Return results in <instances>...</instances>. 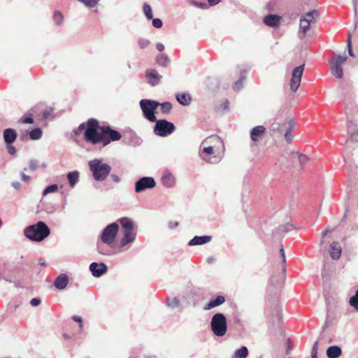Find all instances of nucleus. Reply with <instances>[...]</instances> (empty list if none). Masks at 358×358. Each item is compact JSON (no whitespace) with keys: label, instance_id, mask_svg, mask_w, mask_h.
I'll use <instances>...</instances> for the list:
<instances>
[{"label":"nucleus","instance_id":"f257e3e1","mask_svg":"<svg viewBox=\"0 0 358 358\" xmlns=\"http://www.w3.org/2000/svg\"><path fill=\"white\" fill-rule=\"evenodd\" d=\"M224 155V144L217 136H210L205 138L199 148V156L209 164H217Z\"/></svg>","mask_w":358,"mask_h":358},{"label":"nucleus","instance_id":"f03ea898","mask_svg":"<svg viewBox=\"0 0 358 358\" xmlns=\"http://www.w3.org/2000/svg\"><path fill=\"white\" fill-rule=\"evenodd\" d=\"M118 222L121 225L122 234L118 247L122 251H125L136 241L137 231L132 220L128 217H122L118 220Z\"/></svg>","mask_w":358,"mask_h":358},{"label":"nucleus","instance_id":"7ed1b4c3","mask_svg":"<svg viewBox=\"0 0 358 358\" xmlns=\"http://www.w3.org/2000/svg\"><path fill=\"white\" fill-rule=\"evenodd\" d=\"M83 130H85L84 138L87 142L93 145L102 143L103 134L96 120L90 119L86 123H82L75 132L78 134Z\"/></svg>","mask_w":358,"mask_h":358},{"label":"nucleus","instance_id":"20e7f679","mask_svg":"<svg viewBox=\"0 0 358 358\" xmlns=\"http://www.w3.org/2000/svg\"><path fill=\"white\" fill-rule=\"evenodd\" d=\"M50 234V230L48 225L42 221L30 225L25 228L24 235L31 241L40 242L48 237Z\"/></svg>","mask_w":358,"mask_h":358},{"label":"nucleus","instance_id":"39448f33","mask_svg":"<svg viewBox=\"0 0 358 358\" xmlns=\"http://www.w3.org/2000/svg\"><path fill=\"white\" fill-rule=\"evenodd\" d=\"M89 168L95 180H104L111 171L109 164L104 163L102 159H94L89 162Z\"/></svg>","mask_w":358,"mask_h":358},{"label":"nucleus","instance_id":"423d86ee","mask_svg":"<svg viewBox=\"0 0 358 358\" xmlns=\"http://www.w3.org/2000/svg\"><path fill=\"white\" fill-rule=\"evenodd\" d=\"M295 127V122L293 119L287 120L282 122L280 120L277 119L271 124V129L273 132H282L285 131V140L287 143H291L293 140L294 136L292 134V131Z\"/></svg>","mask_w":358,"mask_h":358},{"label":"nucleus","instance_id":"0eeeda50","mask_svg":"<svg viewBox=\"0 0 358 358\" xmlns=\"http://www.w3.org/2000/svg\"><path fill=\"white\" fill-rule=\"evenodd\" d=\"M210 329L216 336L222 337L226 334L227 322L224 314L218 313L212 317L210 320Z\"/></svg>","mask_w":358,"mask_h":358},{"label":"nucleus","instance_id":"6e6552de","mask_svg":"<svg viewBox=\"0 0 358 358\" xmlns=\"http://www.w3.org/2000/svg\"><path fill=\"white\" fill-rule=\"evenodd\" d=\"M119 231V225L113 222L106 226L100 234L101 241L109 247H114L115 240Z\"/></svg>","mask_w":358,"mask_h":358},{"label":"nucleus","instance_id":"1a4fd4ad","mask_svg":"<svg viewBox=\"0 0 358 358\" xmlns=\"http://www.w3.org/2000/svg\"><path fill=\"white\" fill-rule=\"evenodd\" d=\"M318 15L317 10H312L303 14L300 17L299 29L298 31V37L303 39L308 31L310 30V24L313 22L315 17Z\"/></svg>","mask_w":358,"mask_h":358},{"label":"nucleus","instance_id":"9d476101","mask_svg":"<svg viewBox=\"0 0 358 358\" xmlns=\"http://www.w3.org/2000/svg\"><path fill=\"white\" fill-rule=\"evenodd\" d=\"M139 105L147 120L152 122L156 121L155 110L159 106V102L150 99H142L140 101Z\"/></svg>","mask_w":358,"mask_h":358},{"label":"nucleus","instance_id":"9b49d317","mask_svg":"<svg viewBox=\"0 0 358 358\" xmlns=\"http://www.w3.org/2000/svg\"><path fill=\"white\" fill-rule=\"evenodd\" d=\"M154 133L159 136L166 137L171 135L176 129L175 125L166 120L156 119Z\"/></svg>","mask_w":358,"mask_h":358},{"label":"nucleus","instance_id":"f8f14e48","mask_svg":"<svg viewBox=\"0 0 358 358\" xmlns=\"http://www.w3.org/2000/svg\"><path fill=\"white\" fill-rule=\"evenodd\" d=\"M347 61V57L341 55H335L330 61L331 74L337 78L343 77V66Z\"/></svg>","mask_w":358,"mask_h":358},{"label":"nucleus","instance_id":"ddd939ff","mask_svg":"<svg viewBox=\"0 0 358 358\" xmlns=\"http://www.w3.org/2000/svg\"><path fill=\"white\" fill-rule=\"evenodd\" d=\"M304 71V64L295 67L291 73L289 80L290 90L295 93L300 87L302 76Z\"/></svg>","mask_w":358,"mask_h":358},{"label":"nucleus","instance_id":"4468645a","mask_svg":"<svg viewBox=\"0 0 358 358\" xmlns=\"http://www.w3.org/2000/svg\"><path fill=\"white\" fill-rule=\"evenodd\" d=\"M103 134L102 143L104 145L109 144L111 141H118L121 138L122 136L116 130L111 129L108 127H100Z\"/></svg>","mask_w":358,"mask_h":358},{"label":"nucleus","instance_id":"2eb2a0df","mask_svg":"<svg viewBox=\"0 0 358 358\" xmlns=\"http://www.w3.org/2000/svg\"><path fill=\"white\" fill-rule=\"evenodd\" d=\"M156 182L152 177H143L135 183V191L137 193L142 192L148 189L155 187Z\"/></svg>","mask_w":358,"mask_h":358},{"label":"nucleus","instance_id":"dca6fc26","mask_svg":"<svg viewBox=\"0 0 358 358\" xmlns=\"http://www.w3.org/2000/svg\"><path fill=\"white\" fill-rule=\"evenodd\" d=\"M145 77L146 82L153 87L159 85L162 78V76L154 69H148L145 71Z\"/></svg>","mask_w":358,"mask_h":358},{"label":"nucleus","instance_id":"f3484780","mask_svg":"<svg viewBox=\"0 0 358 358\" xmlns=\"http://www.w3.org/2000/svg\"><path fill=\"white\" fill-rule=\"evenodd\" d=\"M90 270L94 277L99 278L107 271V266L104 263L93 262L90 265Z\"/></svg>","mask_w":358,"mask_h":358},{"label":"nucleus","instance_id":"a211bd4d","mask_svg":"<svg viewBox=\"0 0 358 358\" xmlns=\"http://www.w3.org/2000/svg\"><path fill=\"white\" fill-rule=\"evenodd\" d=\"M266 133V128L262 125L256 126L250 131V138L253 143L259 141Z\"/></svg>","mask_w":358,"mask_h":358},{"label":"nucleus","instance_id":"6ab92c4d","mask_svg":"<svg viewBox=\"0 0 358 358\" xmlns=\"http://www.w3.org/2000/svg\"><path fill=\"white\" fill-rule=\"evenodd\" d=\"M161 180L162 185L168 188L173 187L176 184L174 176L169 171H164Z\"/></svg>","mask_w":358,"mask_h":358},{"label":"nucleus","instance_id":"aec40b11","mask_svg":"<svg viewBox=\"0 0 358 358\" xmlns=\"http://www.w3.org/2000/svg\"><path fill=\"white\" fill-rule=\"evenodd\" d=\"M69 282V276L65 273H62L55 279L54 282V286L57 289L62 290L67 287Z\"/></svg>","mask_w":358,"mask_h":358},{"label":"nucleus","instance_id":"412c9836","mask_svg":"<svg viewBox=\"0 0 358 358\" xmlns=\"http://www.w3.org/2000/svg\"><path fill=\"white\" fill-rule=\"evenodd\" d=\"M212 240V236H195L192 239H191L188 242L189 246H194V245H201L209 243Z\"/></svg>","mask_w":358,"mask_h":358},{"label":"nucleus","instance_id":"4be33fe9","mask_svg":"<svg viewBox=\"0 0 358 358\" xmlns=\"http://www.w3.org/2000/svg\"><path fill=\"white\" fill-rule=\"evenodd\" d=\"M281 17L277 15L270 14L264 17V22L268 27H278L280 24Z\"/></svg>","mask_w":358,"mask_h":358},{"label":"nucleus","instance_id":"5701e85b","mask_svg":"<svg viewBox=\"0 0 358 358\" xmlns=\"http://www.w3.org/2000/svg\"><path fill=\"white\" fill-rule=\"evenodd\" d=\"M17 138V132L13 129H6L3 131V139L7 145L12 144Z\"/></svg>","mask_w":358,"mask_h":358},{"label":"nucleus","instance_id":"b1692460","mask_svg":"<svg viewBox=\"0 0 358 358\" xmlns=\"http://www.w3.org/2000/svg\"><path fill=\"white\" fill-rule=\"evenodd\" d=\"M341 246L338 242H333L330 245V255L334 259H338L341 254Z\"/></svg>","mask_w":358,"mask_h":358},{"label":"nucleus","instance_id":"393cba45","mask_svg":"<svg viewBox=\"0 0 358 358\" xmlns=\"http://www.w3.org/2000/svg\"><path fill=\"white\" fill-rule=\"evenodd\" d=\"M225 302V298L222 296H217L215 299H211L205 306V310H210L215 307L219 306Z\"/></svg>","mask_w":358,"mask_h":358},{"label":"nucleus","instance_id":"a878e982","mask_svg":"<svg viewBox=\"0 0 358 358\" xmlns=\"http://www.w3.org/2000/svg\"><path fill=\"white\" fill-rule=\"evenodd\" d=\"M113 247H109L106 244H104L101 242V243H98L97 245V250L99 254L102 255L110 256L113 254Z\"/></svg>","mask_w":358,"mask_h":358},{"label":"nucleus","instance_id":"bb28decb","mask_svg":"<svg viewBox=\"0 0 358 358\" xmlns=\"http://www.w3.org/2000/svg\"><path fill=\"white\" fill-rule=\"evenodd\" d=\"M342 354V350L338 346H331L327 350V355L329 358H338Z\"/></svg>","mask_w":358,"mask_h":358},{"label":"nucleus","instance_id":"cd10ccee","mask_svg":"<svg viewBox=\"0 0 358 358\" xmlns=\"http://www.w3.org/2000/svg\"><path fill=\"white\" fill-rule=\"evenodd\" d=\"M67 179L71 187H74L79 180V172L74 171L67 174Z\"/></svg>","mask_w":358,"mask_h":358},{"label":"nucleus","instance_id":"c85d7f7f","mask_svg":"<svg viewBox=\"0 0 358 358\" xmlns=\"http://www.w3.org/2000/svg\"><path fill=\"white\" fill-rule=\"evenodd\" d=\"M177 101L183 106H187L190 103L191 96L189 94L182 93L176 95Z\"/></svg>","mask_w":358,"mask_h":358},{"label":"nucleus","instance_id":"c756f323","mask_svg":"<svg viewBox=\"0 0 358 358\" xmlns=\"http://www.w3.org/2000/svg\"><path fill=\"white\" fill-rule=\"evenodd\" d=\"M248 355V350L245 346H242L236 350L232 358H246Z\"/></svg>","mask_w":358,"mask_h":358},{"label":"nucleus","instance_id":"7c9ffc66","mask_svg":"<svg viewBox=\"0 0 358 358\" xmlns=\"http://www.w3.org/2000/svg\"><path fill=\"white\" fill-rule=\"evenodd\" d=\"M156 62L161 66L165 67L169 63V59L167 55L164 54H160L156 57Z\"/></svg>","mask_w":358,"mask_h":358},{"label":"nucleus","instance_id":"2f4dec72","mask_svg":"<svg viewBox=\"0 0 358 358\" xmlns=\"http://www.w3.org/2000/svg\"><path fill=\"white\" fill-rule=\"evenodd\" d=\"M43 131L40 128H35L29 132V137L31 140H38L42 137Z\"/></svg>","mask_w":358,"mask_h":358},{"label":"nucleus","instance_id":"473e14b6","mask_svg":"<svg viewBox=\"0 0 358 358\" xmlns=\"http://www.w3.org/2000/svg\"><path fill=\"white\" fill-rule=\"evenodd\" d=\"M143 11L145 16L146 17V18L148 20L152 19V17H153L152 10L151 6L148 3H143Z\"/></svg>","mask_w":358,"mask_h":358},{"label":"nucleus","instance_id":"72a5a7b5","mask_svg":"<svg viewBox=\"0 0 358 358\" xmlns=\"http://www.w3.org/2000/svg\"><path fill=\"white\" fill-rule=\"evenodd\" d=\"M349 303L352 308L358 311V289L355 292V295L350 298Z\"/></svg>","mask_w":358,"mask_h":358},{"label":"nucleus","instance_id":"f704fd0d","mask_svg":"<svg viewBox=\"0 0 358 358\" xmlns=\"http://www.w3.org/2000/svg\"><path fill=\"white\" fill-rule=\"evenodd\" d=\"M63 15L59 11H55L53 15V21L55 24L57 26H60L63 23Z\"/></svg>","mask_w":358,"mask_h":358},{"label":"nucleus","instance_id":"c9c22d12","mask_svg":"<svg viewBox=\"0 0 358 358\" xmlns=\"http://www.w3.org/2000/svg\"><path fill=\"white\" fill-rule=\"evenodd\" d=\"M180 303L178 299L173 297L166 300V305L172 308H178Z\"/></svg>","mask_w":358,"mask_h":358},{"label":"nucleus","instance_id":"e433bc0d","mask_svg":"<svg viewBox=\"0 0 358 358\" xmlns=\"http://www.w3.org/2000/svg\"><path fill=\"white\" fill-rule=\"evenodd\" d=\"M159 106H161L162 113L164 114L169 113L172 108V106L169 102H164L162 103H159Z\"/></svg>","mask_w":358,"mask_h":358},{"label":"nucleus","instance_id":"4c0bfd02","mask_svg":"<svg viewBox=\"0 0 358 358\" xmlns=\"http://www.w3.org/2000/svg\"><path fill=\"white\" fill-rule=\"evenodd\" d=\"M18 122L24 124H31L34 122V119L31 114L27 113L22 117H21Z\"/></svg>","mask_w":358,"mask_h":358},{"label":"nucleus","instance_id":"58836bf2","mask_svg":"<svg viewBox=\"0 0 358 358\" xmlns=\"http://www.w3.org/2000/svg\"><path fill=\"white\" fill-rule=\"evenodd\" d=\"M293 155H296L298 157L301 166H303L308 162L309 159L306 155L299 154L298 152L293 153Z\"/></svg>","mask_w":358,"mask_h":358},{"label":"nucleus","instance_id":"ea45409f","mask_svg":"<svg viewBox=\"0 0 358 358\" xmlns=\"http://www.w3.org/2000/svg\"><path fill=\"white\" fill-rule=\"evenodd\" d=\"M58 189V186L55 184L49 185L47 187L43 192V196H46L49 193H53L57 192Z\"/></svg>","mask_w":358,"mask_h":358},{"label":"nucleus","instance_id":"a19ab883","mask_svg":"<svg viewBox=\"0 0 358 358\" xmlns=\"http://www.w3.org/2000/svg\"><path fill=\"white\" fill-rule=\"evenodd\" d=\"M138 44L140 48H146L150 45V41L145 38H140L138 41Z\"/></svg>","mask_w":358,"mask_h":358},{"label":"nucleus","instance_id":"79ce46f5","mask_svg":"<svg viewBox=\"0 0 358 358\" xmlns=\"http://www.w3.org/2000/svg\"><path fill=\"white\" fill-rule=\"evenodd\" d=\"M29 170L31 171H35L39 166V163L36 159H31L29 162Z\"/></svg>","mask_w":358,"mask_h":358},{"label":"nucleus","instance_id":"37998d69","mask_svg":"<svg viewBox=\"0 0 358 358\" xmlns=\"http://www.w3.org/2000/svg\"><path fill=\"white\" fill-rule=\"evenodd\" d=\"M78 1L83 3L86 6H87L89 8H92V7L95 6L98 3V1H96V0H78Z\"/></svg>","mask_w":358,"mask_h":358},{"label":"nucleus","instance_id":"c03bdc74","mask_svg":"<svg viewBox=\"0 0 358 358\" xmlns=\"http://www.w3.org/2000/svg\"><path fill=\"white\" fill-rule=\"evenodd\" d=\"M152 24L154 27L159 29L162 27L163 22L159 18H152Z\"/></svg>","mask_w":358,"mask_h":358},{"label":"nucleus","instance_id":"a18cd8bd","mask_svg":"<svg viewBox=\"0 0 358 358\" xmlns=\"http://www.w3.org/2000/svg\"><path fill=\"white\" fill-rule=\"evenodd\" d=\"M243 87V80L242 78L239 79L237 82H236L233 86V88L235 91H238Z\"/></svg>","mask_w":358,"mask_h":358},{"label":"nucleus","instance_id":"49530a36","mask_svg":"<svg viewBox=\"0 0 358 358\" xmlns=\"http://www.w3.org/2000/svg\"><path fill=\"white\" fill-rule=\"evenodd\" d=\"M317 348H318V343L315 342L313 346V349H312V352H311L312 358H317Z\"/></svg>","mask_w":358,"mask_h":358},{"label":"nucleus","instance_id":"de8ad7c7","mask_svg":"<svg viewBox=\"0 0 358 358\" xmlns=\"http://www.w3.org/2000/svg\"><path fill=\"white\" fill-rule=\"evenodd\" d=\"M27 170V168H24V169H23V171H22V172H21V173H20L21 178H22V181H24V182H29V180H30V177H29V176L26 175V174L24 173V171H26Z\"/></svg>","mask_w":358,"mask_h":358},{"label":"nucleus","instance_id":"09e8293b","mask_svg":"<svg viewBox=\"0 0 358 358\" xmlns=\"http://www.w3.org/2000/svg\"><path fill=\"white\" fill-rule=\"evenodd\" d=\"M41 299H38V298H33L31 299L30 301V304L33 306V307H36V306H38V305L41 304Z\"/></svg>","mask_w":358,"mask_h":358},{"label":"nucleus","instance_id":"8fccbe9b","mask_svg":"<svg viewBox=\"0 0 358 358\" xmlns=\"http://www.w3.org/2000/svg\"><path fill=\"white\" fill-rule=\"evenodd\" d=\"M348 48L349 55L351 57H354L355 55H354V53H353V51H352V42H351L350 36L349 37V38L348 40Z\"/></svg>","mask_w":358,"mask_h":358},{"label":"nucleus","instance_id":"3c124183","mask_svg":"<svg viewBox=\"0 0 358 358\" xmlns=\"http://www.w3.org/2000/svg\"><path fill=\"white\" fill-rule=\"evenodd\" d=\"M73 320L75 322L79 323L80 328V329H82V328H83V320H82V317H80V316H78V315H74V316H73Z\"/></svg>","mask_w":358,"mask_h":358},{"label":"nucleus","instance_id":"603ef678","mask_svg":"<svg viewBox=\"0 0 358 358\" xmlns=\"http://www.w3.org/2000/svg\"><path fill=\"white\" fill-rule=\"evenodd\" d=\"M282 278H281L280 280H275L274 276H273L271 279V282L273 285L281 284L282 282Z\"/></svg>","mask_w":358,"mask_h":358},{"label":"nucleus","instance_id":"864d4df0","mask_svg":"<svg viewBox=\"0 0 358 358\" xmlns=\"http://www.w3.org/2000/svg\"><path fill=\"white\" fill-rule=\"evenodd\" d=\"M11 185L13 188L17 190L20 189L22 187L21 183L18 181L12 182Z\"/></svg>","mask_w":358,"mask_h":358},{"label":"nucleus","instance_id":"5fc2aeb1","mask_svg":"<svg viewBox=\"0 0 358 358\" xmlns=\"http://www.w3.org/2000/svg\"><path fill=\"white\" fill-rule=\"evenodd\" d=\"M8 152L10 155H15V152H16V149L15 147L10 145H8Z\"/></svg>","mask_w":358,"mask_h":358},{"label":"nucleus","instance_id":"6e6d98bb","mask_svg":"<svg viewBox=\"0 0 358 358\" xmlns=\"http://www.w3.org/2000/svg\"><path fill=\"white\" fill-rule=\"evenodd\" d=\"M350 138L352 141L358 142V131L352 133Z\"/></svg>","mask_w":358,"mask_h":358},{"label":"nucleus","instance_id":"4d7b16f0","mask_svg":"<svg viewBox=\"0 0 358 358\" xmlns=\"http://www.w3.org/2000/svg\"><path fill=\"white\" fill-rule=\"evenodd\" d=\"M280 255H281V257H282V262L285 263V261H286L285 252V250H284V248H283L282 246H281V248L280 249Z\"/></svg>","mask_w":358,"mask_h":358},{"label":"nucleus","instance_id":"13d9d810","mask_svg":"<svg viewBox=\"0 0 358 358\" xmlns=\"http://www.w3.org/2000/svg\"><path fill=\"white\" fill-rule=\"evenodd\" d=\"M156 48L157 49L158 51L162 52V51L164 50L165 48H164V45L162 43H158L156 45Z\"/></svg>","mask_w":358,"mask_h":358},{"label":"nucleus","instance_id":"bf43d9fd","mask_svg":"<svg viewBox=\"0 0 358 358\" xmlns=\"http://www.w3.org/2000/svg\"><path fill=\"white\" fill-rule=\"evenodd\" d=\"M220 2V0H208V3L210 6H215Z\"/></svg>","mask_w":358,"mask_h":358},{"label":"nucleus","instance_id":"052dcab7","mask_svg":"<svg viewBox=\"0 0 358 358\" xmlns=\"http://www.w3.org/2000/svg\"><path fill=\"white\" fill-rule=\"evenodd\" d=\"M192 3L197 6V7H200V8H205L206 6V3H197V2H194V1H192Z\"/></svg>","mask_w":358,"mask_h":358},{"label":"nucleus","instance_id":"680f3d73","mask_svg":"<svg viewBox=\"0 0 358 358\" xmlns=\"http://www.w3.org/2000/svg\"><path fill=\"white\" fill-rule=\"evenodd\" d=\"M178 226V222H169V227L171 229H173V228H176Z\"/></svg>","mask_w":358,"mask_h":358},{"label":"nucleus","instance_id":"e2e57ef3","mask_svg":"<svg viewBox=\"0 0 358 358\" xmlns=\"http://www.w3.org/2000/svg\"><path fill=\"white\" fill-rule=\"evenodd\" d=\"M43 116L45 119H48L50 116V113H49L48 111H45L43 113Z\"/></svg>","mask_w":358,"mask_h":358},{"label":"nucleus","instance_id":"0e129e2a","mask_svg":"<svg viewBox=\"0 0 358 358\" xmlns=\"http://www.w3.org/2000/svg\"><path fill=\"white\" fill-rule=\"evenodd\" d=\"M39 264H40L41 266H46V263H45V261H43V260H41V259L39 261Z\"/></svg>","mask_w":358,"mask_h":358},{"label":"nucleus","instance_id":"69168bd1","mask_svg":"<svg viewBox=\"0 0 358 358\" xmlns=\"http://www.w3.org/2000/svg\"><path fill=\"white\" fill-rule=\"evenodd\" d=\"M229 101L227 100H225L224 101V109H227L228 108V106H229Z\"/></svg>","mask_w":358,"mask_h":358},{"label":"nucleus","instance_id":"338daca9","mask_svg":"<svg viewBox=\"0 0 358 358\" xmlns=\"http://www.w3.org/2000/svg\"><path fill=\"white\" fill-rule=\"evenodd\" d=\"M113 180L115 182H119V178L117 176H113Z\"/></svg>","mask_w":358,"mask_h":358},{"label":"nucleus","instance_id":"774afa93","mask_svg":"<svg viewBox=\"0 0 358 358\" xmlns=\"http://www.w3.org/2000/svg\"><path fill=\"white\" fill-rule=\"evenodd\" d=\"M328 231L327 230H325L323 233H322V238H324L327 234H328Z\"/></svg>","mask_w":358,"mask_h":358}]
</instances>
